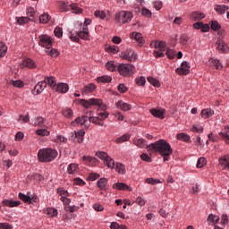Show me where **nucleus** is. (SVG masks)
Instances as JSON below:
<instances>
[{
  "label": "nucleus",
  "instance_id": "nucleus-1",
  "mask_svg": "<svg viewBox=\"0 0 229 229\" xmlns=\"http://www.w3.org/2000/svg\"><path fill=\"white\" fill-rule=\"evenodd\" d=\"M80 103L84 108H90V106H98V116H89L88 119L89 123H93V124H97L98 126H103V124H105L101 121L108 119V115H110V114L106 112V105L103 104V100H101V98H89V100L82 98L81 99Z\"/></svg>",
  "mask_w": 229,
  "mask_h": 229
},
{
  "label": "nucleus",
  "instance_id": "nucleus-2",
  "mask_svg": "<svg viewBox=\"0 0 229 229\" xmlns=\"http://www.w3.org/2000/svg\"><path fill=\"white\" fill-rule=\"evenodd\" d=\"M147 151L148 153H158L163 158V162H169L171 160V156L173 155V148L171 144L165 140H158L154 143H150L147 146Z\"/></svg>",
  "mask_w": 229,
  "mask_h": 229
},
{
  "label": "nucleus",
  "instance_id": "nucleus-3",
  "mask_svg": "<svg viewBox=\"0 0 229 229\" xmlns=\"http://www.w3.org/2000/svg\"><path fill=\"white\" fill-rule=\"evenodd\" d=\"M58 157V150L51 148H40L38 159L42 163L53 162Z\"/></svg>",
  "mask_w": 229,
  "mask_h": 229
},
{
  "label": "nucleus",
  "instance_id": "nucleus-4",
  "mask_svg": "<svg viewBox=\"0 0 229 229\" xmlns=\"http://www.w3.org/2000/svg\"><path fill=\"white\" fill-rule=\"evenodd\" d=\"M133 71H135V66L131 64H120L117 67V72L120 76H123L124 78L132 76Z\"/></svg>",
  "mask_w": 229,
  "mask_h": 229
},
{
  "label": "nucleus",
  "instance_id": "nucleus-5",
  "mask_svg": "<svg viewBox=\"0 0 229 229\" xmlns=\"http://www.w3.org/2000/svg\"><path fill=\"white\" fill-rule=\"evenodd\" d=\"M133 19V14L129 11H120L115 15L116 22L119 24H126V22H130Z\"/></svg>",
  "mask_w": 229,
  "mask_h": 229
},
{
  "label": "nucleus",
  "instance_id": "nucleus-6",
  "mask_svg": "<svg viewBox=\"0 0 229 229\" xmlns=\"http://www.w3.org/2000/svg\"><path fill=\"white\" fill-rule=\"evenodd\" d=\"M38 44L41 47H46V49H51V47H53V38H51V36L43 34L38 36Z\"/></svg>",
  "mask_w": 229,
  "mask_h": 229
},
{
  "label": "nucleus",
  "instance_id": "nucleus-7",
  "mask_svg": "<svg viewBox=\"0 0 229 229\" xmlns=\"http://www.w3.org/2000/svg\"><path fill=\"white\" fill-rule=\"evenodd\" d=\"M176 74L179 76H187L191 74V64L187 61H183L179 68L175 69Z\"/></svg>",
  "mask_w": 229,
  "mask_h": 229
},
{
  "label": "nucleus",
  "instance_id": "nucleus-8",
  "mask_svg": "<svg viewBox=\"0 0 229 229\" xmlns=\"http://www.w3.org/2000/svg\"><path fill=\"white\" fill-rule=\"evenodd\" d=\"M121 56L123 60H127V62H135L137 60V54L131 48H127L122 52Z\"/></svg>",
  "mask_w": 229,
  "mask_h": 229
},
{
  "label": "nucleus",
  "instance_id": "nucleus-9",
  "mask_svg": "<svg viewBox=\"0 0 229 229\" xmlns=\"http://www.w3.org/2000/svg\"><path fill=\"white\" fill-rule=\"evenodd\" d=\"M149 112L151 115H153V117H156L157 119H165V110L162 107L152 108L149 110Z\"/></svg>",
  "mask_w": 229,
  "mask_h": 229
},
{
  "label": "nucleus",
  "instance_id": "nucleus-10",
  "mask_svg": "<svg viewBox=\"0 0 229 229\" xmlns=\"http://www.w3.org/2000/svg\"><path fill=\"white\" fill-rule=\"evenodd\" d=\"M131 40H135L138 43L139 47H142L144 46V38H142V34L140 32L134 31L130 35Z\"/></svg>",
  "mask_w": 229,
  "mask_h": 229
},
{
  "label": "nucleus",
  "instance_id": "nucleus-11",
  "mask_svg": "<svg viewBox=\"0 0 229 229\" xmlns=\"http://www.w3.org/2000/svg\"><path fill=\"white\" fill-rule=\"evenodd\" d=\"M88 119H89V116L87 115L79 116L71 123V126H78L80 124L81 126H83L84 124L85 128H89V126H87L86 124Z\"/></svg>",
  "mask_w": 229,
  "mask_h": 229
},
{
  "label": "nucleus",
  "instance_id": "nucleus-12",
  "mask_svg": "<svg viewBox=\"0 0 229 229\" xmlns=\"http://www.w3.org/2000/svg\"><path fill=\"white\" fill-rule=\"evenodd\" d=\"M57 7L61 13H67L69 10H71V4H69V2L65 1H58Z\"/></svg>",
  "mask_w": 229,
  "mask_h": 229
},
{
  "label": "nucleus",
  "instance_id": "nucleus-13",
  "mask_svg": "<svg viewBox=\"0 0 229 229\" xmlns=\"http://www.w3.org/2000/svg\"><path fill=\"white\" fill-rule=\"evenodd\" d=\"M22 65L28 69H37V63H35L33 59L30 57H26L22 60Z\"/></svg>",
  "mask_w": 229,
  "mask_h": 229
},
{
  "label": "nucleus",
  "instance_id": "nucleus-14",
  "mask_svg": "<svg viewBox=\"0 0 229 229\" xmlns=\"http://www.w3.org/2000/svg\"><path fill=\"white\" fill-rule=\"evenodd\" d=\"M77 37L82 40H89L90 34L89 33V27H83L82 30L77 33Z\"/></svg>",
  "mask_w": 229,
  "mask_h": 229
},
{
  "label": "nucleus",
  "instance_id": "nucleus-15",
  "mask_svg": "<svg viewBox=\"0 0 229 229\" xmlns=\"http://www.w3.org/2000/svg\"><path fill=\"white\" fill-rule=\"evenodd\" d=\"M116 108H119L123 112H130V110H131V105L120 100L116 103Z\"/></svg>",
  "mask_w": 229,
  "mask_h": 229
},
{
  "label": "nucleus",
  "instance_id": "nucleus-16",
  "mask_svg": "<svg viewBox=\"0 0 229 229\" xmlns=\"http://www.w3.org/2000/svg\"><path fill=\"white\" fill-rule=\"evenodd\" d=\"M68 174H78L80 173V165L72 163L67 166Z\"/></svg>",
  "mask_w": 229,
  "mask_h": 229
},
{
  "label": "nucleus",
  "instance_id": "nucleus-17",
  "mask_svg": "<svg viewBox=\"0 0 229 229\" xmlns=\"http://www.w3.org/2000/svg\"><path fill=\"white\" fill-rule=\"evenodd\" d=\"M54 90L60 94H66V92H69V85L67 83H59L55 86Z\"/></svg>",
  "mask_w": 229,
  "mask_h": 229
},
{
  "label": "nucleus",
  "instance_id": "nucleus-18",
  "mask_svg": "<svg viewBox=\"0 0 229 229\" xmlns=\"http://www.w3.org/2000/svg\"><path fill=\"white\" fill-rule=\"evenodd\" d=\"M3 207H10V208H13V207H19L21 205L20 200H12V199H4L2 201Z\"/></svg>",
  "mask_w": 229,
  "mask_h": 229
},
{
  "label": "nucleus",
  "instance_id": "nucleus-19",
  "mask_svg": "<svg viewBox=\"0 0 229 229\" xmlns=\"http://www.w3.org/2000/svg\"><path fill=\"white\" fill-rule=\"evenodd\" d=\"M133 145L137 146L138 148H140L141 149H144V148H146V149H148V141L142 138L140 139H136L133 140Z\"/></svg>",
  "mask_w": 229,
  "mask_h": 229
},
{
  "label": "nucleus",
  "instance_id": "nucleus-20",
  "mask_svg": "<svg viewBox=\"0 0 229 229\" xmlns=\"http://www.w3.org/2000/svg\"><path fill=\"white\" fill-rule=\"evenodd\" d=\"M218 162L220 165H223L224 169H227L229 171V154L221 157L218 159Z\"/></svg>",
  "mask_w": 229,
  "mask_h": 229
},
{
  "label": "nucleus",
  "instance_id": "nucleus-21",
  "mask_svg": "<svg viewBox=\"0 0 229 229\" xmlns=\"http://www.w3.org/2000/svg\"><path fill=\"white\" fill-rule=\"evenodd\" d=\"M228 10H229V6L226 4H216L215 6V12H216V13H218L219 15H223L226 13Z\"/></svg>",
  "mask_w": 229,
  "mask_h": 229
},
{
  "label": "nucleus",
  "instance_id": "nucleus-22",
  "mask_svg": "<svg viewBox=\"0 0 229 229\" xmlns=\"http://www.w3.org/2000/svg\"><path fill=\"white\" fill-rule=\"evenodd\" d=\"M216 49L217 51H219V53H226V51H228V45L223 41V40H219L216 42Z\"/></svg>",
  "mask_w": 229,
  "mask_h": 229
},
{
  "label": "nucleus",
  "instance_id": "nucleus-23",
  "mask_svg": "<svg viewBox=\"0 0 229 229\" xmlns=\"http://www.w3.org/2000/svg\"><path fill=\"white\" fill-rule=\"evenodd\" d=\"M96 90V85L89 83L87 86H84L81 89L82 96L87 94H90V92H94Z\"/></svg>",
  "mask_w": 229,
  "mask_h": 229
},
{
  "label": "nucleus",
  "instance_id": "nucleus-24",
  "mask_svg": "<svg viewBox=\"0 0 229 229\" xmlns=\"http://www.w3.org/2000/svg\"><path fill=\"white\" fill-rule=\"evenodd\" d=\"M113 189H115L116 191H131L130 189V186H128L124 182H115L113 184Z\"/></svg>",
  "mask_w": 229,
  "mask_h": 229
},
{
  "label": "nucleus",
  "instance_id": "nucleus-25",
  "mask_svg": "<svg viewBox=\"0 0 229 229\" xmlns=\"http://www.w3.org/2000/svg\"><path fill=\"white\" fill-rule=\"evenodd\" d=\"M219 136L222 140L225 141V144H229V127L225 126L223 131L219 132Z\"/></svg>",
  "mask_w": 229,
  "mask_h": 229
},
{
  "label": "nucleus",
  "instance_id": "nucleus-26",
  "mask_svg": "<svg viewBox=\"0 0 229 229\" xmlns=\"http://www.w3.org/2000/svg\"><path fill=\"white\" fill-rule=\"evenodd\" d=\"M46 82L44 81H41L39 82H38V84L34 87V92H36V94H42V92H44V89H46Z\"/></svg>",
  "mask_w": 229,
  "mask_h": 229
},
{
  "label": "nucleus",
  "instance_id": "nucleus-27",
  "mask_svg": "<svg viewBox=\"0 0 229 229\" xmlns=\"http://www.w3.org/2000/svg\"><path fill=\"white\" fill-rule=\"evenodd\" d=\"M190 19L191 21H202V19H205V14L199 12H193L191 13Z\"/></svg>",
  "mask_w": 229,
  "mask_h": 229
},
{
  "label": "nucleus",
  "instance_id": "nucleus-28",
  "mask_svg": "<svg viewBox=\"0 0 229 229\" xmlns=\"http://www.w3.org/2000/svg\"><path fill=\"white\" fill-rule=\"evenodd\" d=\"M46 83V86L49 85L51 89H55L56 88V81L55 80V77H46L45 80L43 81Z\"/></svg>",
  "mask_w": 229,
  "mask_h": 229
},
{
  "label": "nucleus",
  "instance_id": "nucleus-29",
  "mask_svg": "<svg viewBox=\"0 0 229 229\" xmlns=\"http://www.w3.org/2000/svg\"><path fill=\"white\" fill-rule=\"evenodd\" d=\"M106 183H108V180L105 177H102L98 181L97 187H98L100 191H106Z\"/></svg>",
  "mask_w": 229,
  "mask_h": 229
},
{
  "label": "nucleus",
  "instance_id": "nucleus-30",
  "mask_svg": "<svg viewBox=\"0 0 229 229\" xmlns=\"http://www.w3.org/2000/svg\"><path fill=\"white\" fill-rule=\"evenodd\" d=\"M200 115L203 117V119H210V117L214 115V110L210 108L203 109L200 113Z\"/></svg>",
  "mask_w": 229,
  "mask_h": 229
},
{
  "label": "nucleus",
  "instance_id": "nucleus-31",
  "mask_svg": "<svg viewBox=\"0 0 229 229\" xmlns=\"http://www.w3.org/2000/svg\"><path fill=\"white\" fill-rule=\"evenodd\" d=\"M83 137H85V130L81 129L80 131H75L76 142H78L79 144H81V142H83Z\"/></svg>",
  "mask_w": 229,
  "mask_h": 229
},
{
  "label": "nucleus",
  "instance_id": "nucleus-32",
  "mask_svg": "<svg viewBox=\"0 0 229 229\" xmlns=\"http://www.w3.org/2000/svg\"><path fill=\"white\" fill-rule=\"evenodd\" d=\"M98 83H111L112 82V76L110 75H102L97 78Z\"/></svg>",
  "mask_w": 229,
  "mask_h": 229
},
{
  "label": "nucleus",
  "instance_id": "nucleus-33",
  "mask_svg": "<svg viewBox=\"0 0 229 229\" xmlns=\"http://www.w3.org/2000/svg\"><path fill=\"white\" fill-rule=\"evenodd\" d=\"M209 62L213 67H216L217 71H221L223 69V64H221V61L218 59L211 58L209 59Z\"/></svg>",
  "mask_w": 229,
  "mask_h": 229
},
{
  "label": "nucleus",
  "instance_id": "nucleus-34",
  "mask_svg": "<svg viewBox=\"0 0 229 229\" xmlns=\"http://www.w3.org/2000/svg\"><path fill=\"white\" fill-rule=\"evenodd\" d=\"M104 164L106 167H109V169H114V167H115V161L109 156H107V158L104 160Z\"/></svg>",
  "mask_w": 229,
  "mask_h": 229
},
{
  "label": "nucleus",
  "instance_id": "nucleus-35",
  "mask_svg": "<svg viewBox=\"0 0 229 229\" xmlns=\"http://www.w3.org/2000/svg\"><path fill=\"white\" fill-rule=\"evenodd\" d=\"M18 198H20V199L21 201H23L24 203H27L28 205H31V197H30L22 192H20L18 194Z\"/></svg>",
  "mask_w": 229,
  "mask_h": 229
},
{
  "label": "nucleus",
  "instance_id": "nucleus-36",
  "mask_svg": "<svg viewBox=\"0 0 229 229\" xmlns=\"http://www.w3.org/2000/svg\"><path fill=\"white\" fill-rule=\"evenodd\" d=\"M177 140H182V142H191V136L187 133L181 132L177 134Z\"/></svg>",
  "mask_w": 229,
  "mask_h": 229
},
{
  "label": "nucleus",
  "instance_id": "nucleus-37",
  "mask_svg": "<svg viewBox=\"0 0 229 229\" xmlns=\"http://www.w3.org/2000/svg\"><path fill=\"white\" fill-rule=\"evenodd\" d=\"M83 160L89 164V165H96L98 164V159L94 157H83Z\"/></svg>",
  "mask_w": 229,
  "mask_h": 229
},
{
  "label": "nucleus",
  "instance_id": "nucleus-38",
  "mask_svg": "<svg viewBox=\"0 0 229 229\" xmlns=\"http://www.w3.org/2000/svg\"><path fill=\"white\" fill-rule=\"evenodd\" d=\"M36 135H38L39 137H49L51 132L47 131V129H38L36 130Z\"/></svg>",
  "mask_w": 229,
  "mask_h": 229
},
{
  "label": "nucleus",
  "instance_id": "nucleus-39",
  "mask_svg": "<svg viewBox=\"0 0 229 229\" xmlns=\"http://www.w3.org/2000/svg\"><path fill=\"white\" fill-rule=\"evenodd\" d=\"M208 225H216V223H219V216L210 214L208 216Z\"/></svg>",
  "mask_w": 229,
  "mask_h": 229
},
{
  "label": "nucleus",
  "instance_id": "nucleus-40",
  "mask_svg": "<svg viewBox=\"0 0 229 229\" xmlns=\"http://www.w3.org/2000/svg\"><path fill=\"white\" fill-rule=\"evenodd\" d=\"M48 21H51V15H49V13H44L39 16V21L41 24H47Z\"/></svg>",
  "mask_w": 229,
  "mask_h": 229
},
{
  "label": "nucleus",
  "instance_id": "nucleus-41",
  "mask_svg": "<svg viewBox=\"0 0 229 229\" xmlns=\"http://www.w3.org/2000/svg\"><path fill=\"white\" fill-rule=\"evenodd\" d=\"M8 51V47L4 42H0V58H3L6 55Z\"/></svg>",
  "mask_w": 229,
  "mask_h": 229
},
{
  "label": "nucleus",
  "instance_id": "nucleus-42",
  "mask_svg": "<svg viewBox=\"0 0 229 229\" xmlns=\"http://www.w3.org/2000/svg\"><path fill=\"white\" fill-rule=\"evenodd\" d=\"M46 53L48 56H52L53 58H56V56L60 55V52L56 48L47 49Z\"/></svg>",
  "mask_w": 229,
  "mask_h": 229
},
{
  "label": "nucleus",
  "instance_id": "nucleus-43",
  "mask_svg": "<svg viewBox=\"0 0 229 229\" xmlns=\"http://www.w3.org/2000/svg\"><path fill=\"white\" fill-rule=\"evenodd\" d=\"M131 135L130 134H123V136L117 138L115 140L116 144H122V142H128V140H130L131 139Z\"/></svg>",
  "mask_w": 229,
  "mask_h": 229
},
{
  "label": "nucleus",
  "instance_id": "nucleus-44",
  "mask_svg": "<svg viewBox=\"0 0 229 229\" xmlns=\"http://www.w3.org/2000/svg\"><path fill=\"white\" fill-rule=\"evenodd\" d=\"M106 67L107 71L114 72L117 71V68L119 67V65H115V64H114V62L109 61L106 64Z\"/></svg>",
  "mask_w": 229,
  "mask_h": 229
},
{
  "label": "nucleus",
  "instance_id": "nucleus-45",
  "mask_svg": "<svg viewBox=\"0 0 229 229\" xmlns=\"http://www.w3.org/2000/svg\"><path fill=\"white\" fill-rule=\"evenodd\" d=\"M27 15V19H29V21H35V9L33 7H28Z\"/></svg>",
  "mask_w": 229,
  "mask_h": 229
},
{
  "label": "nucleus",
  "instance_id": "nucleus-46",
  "mask_svg": "<svg viewBox=\"0 0 229 229\" xmlns=\"http://www.w3.org/2000/svg\"><path fill=\"white\" fill-rule=\"evenodd\" d=\"M62 114H63L64 117H66V119H71V117H72V115H74V113L72 111L71 108L63 109Z\"/></svg>",
  "mask_w": 229,
  "mask_h": 229
},
{
  "label": "nucleus",
  "instance_id": "nucleus-47",
  "mask_svg": "<svg viewBox=\"0 0 229 229\" xmlns=\"http://www.w3.org/2000/svg\"><path fill=\"white\" fill-rule=\"evenodd\" d=\"M135 83L138 87H144L146 85V77L140 76L135 79Z\"/></svg>",
  "mask_w": 229,
  "mask_h": 229
},
{
  "label": "nucleus",
  "instance_id": "nucleus-48",
  "mask_svg": "<svg viewBox=\"0 0 229 229\" xmlns=\"http://www.w3.org/2000/svg\"><path fill=\"white\" fill-rule=\"evenodd\" d=\"M115 172L119 173V174H124L126 173V170L124 168V165H123L121 163H116Z\"/></svg>",
  "mask_w": 229,
  "mask_h": 229
},
{
  "label": "nucleus",
  "instance_id": "nucleus-49",
  "mask_svg": "<svg viewBox=\"0 0 229 229\" xmlns=\"http://www.w3.org/2000/svg\"><path fill=\"white\" fill-rule=\"evenodd\" d=\"M47 216H50V217H56V216H58V209L55 208H47Z\"/></svg>",
  "mask_w": 229,
  "mask_h": 229
},
{
  "label": "nucleus",
  "instance_id": "nucleus-50",
  "mask_svg": "<svg viewBox=\"0 0 229 229\" xmlns=\"http://www.w3.org/2000/svg\"><path fill=\"white\" fill-rule=\"evenodd\" d=\"M70 8L72 10L73 13H83V9L78 7V4H71Z\"/></svg>",
  "mask_w": 229,
  "mask_h": 229
},
{
  "label": "nucleus",
  "instance_id": "nucleus-51",
  "mask_svg": "<svg viewBox=\"0 0 229 229\" xmlns=\"http://www.w3.org/2000/svg\"><path fill=\"white\" fill-rule=\"evenodd\" d=\"M94 15L95 17H97V19H106V13H105L104 11L97 10L95 11Z\"/></svg>",
  "mask_w": 229,
  "mask_h": 229
},
{
  "label": "nucleus",
  "instance_id": "nucleus-52",
  "mask_svg": "<svg viewBox=\"0 0 229 229\" xmlns=\"http://www.w3.org/2000/svg\"><path fill=\"white\" fill-rule=\"evenodd\" d=\"M46 123V120L42 116H38L35 119L34 122V126H39L42 127L44 126V123Z\"/></svg>",
  "mask_w": 229,
  "mask_h": 229
},
{
  "label": "nucleus",
  "instance_id": "nucleus-53",
  "mask_svg": "<svg viewBox=\"0 0 229 229\" xmlns=\"http://www.w3.org/2000/svg\"><path fill=\"white\" fill-rule=\"evenodd\" d=\"M165 55L167 56V58H169V60H174V58L176 56V51L168 48L165 52Z\"/></svg>",
  "mask_w": 229,
  "mask_h": 229
},
{
  "label": "nucleus",
  "instance_id": "nucleus-54",
  "mask_svg": "<svg viewBox=\"0 0 229 229\" xmlns=\"http://www.w3.org/2000/svg\"><path fill=\"white\" fill-rule=\"evenodd\" d=\"M146 183H148L149 185H157L158 183H162V182L158 179H155V178H147L145 180Z\"/></svg>",
  "mask_w": 229,
  "mask_h": 229
},
{
  "label": "nucleus",
  "instance_id": "nucleus-55",
  "mask_svg": "<svg viewBox=\"0 0 229 229\" xmlns=\"http://www.w3.org/2000/svg\"><path fill=\"white\" fill-rule=\"evenodd\" d=\"M207 165V159L205 157H199L197 161L198 169H201V167H205Z\"/></svg>",
  "mask_w": 229,
  "mask_h": 229
},
{
  "label": "nucleus",
  "instance_id": "nucleus-56",
  "mask_svg": "<svg viewBox=\"0 0 229 229\" xmlns=\"http://www.w3.org/2000/svg\"><path fill=\"white\" fill-rule=\"evenodd\" d=\"M210 28L213 31H218V30H221V24L217 21H212Z\"/></svg>",
  "mask_w": 229,
  "mask_h": 229
},
{
  "label": "nucleus",
  "instance_id": "nucleus-57",
  "mask_svg": "<svg viewBox=\"0 0 229 229\" xmlns=\"http://www.w3.org/2000/svg\"><path fill=\"white\" fill-rule=\"evenodd\" d=\"M96 157H98V158H100L101 160L106 161L108 157V154L104 151H98L96 152Z\"/></svg>",
  "mask_w": 229,
  "mask_h": 229
},
{
  "label": "nucleus",
  "instance_id": "nucleus-58",
  "mask_svg": "<svg viewBox=\"0 0 229 229\" xmlns=\"http://www.w3.org/2000/svg\"><path fill=\"white\" fill-rule=\"evenodd\" d=\"M148 81H149V83L153 85V87H160V81L153 77H148Z\"/></svg>",
  "mask_w": 229,
  "mask_h": 229
},
{
  "label": "nucleus",
  "instance_id": "nucleus-59",
  "mask_svg": "<svg viewBox=\"0 0 229 229\" xmlns=\"http://www.w3.org/2000/svg\"><path fill=\"white\" fill-rule=\"evenodd\" d=\"M141 14L144 17H148V19L151 18L153 16V13L149 11V9L143 7L141 10Z\"/></svg>",
  "mask_w": 229,
  "mask_h": 229
},
{
  "label": "nucleus",
  "instance_id": "nucleus-60",
  "mask_svg": "<svg viewBox=\"0 0 229 229\" xmlns=\"http://www.w3.org/2000/svg\"><path fill=\"white\" fill-rule=\"evenodd\" d=\"M193 133H203V126L201 125H193L191 128Z\"/></svg>",
  "mask_w": 229,
  "mask_h": 229
},
{
  "label": "nucleus",
  "instance_id": "nucleus-61",
  "mask_svg": "<svg viewBox=\"0 0 229 229\" xmlns=\"http://www.w3.org/2000/svg\"><path fill=\"white\" fill-rule=\"evenodd\" d=\"M57 194H59V196L69 197V191H67V190H65L64 187H60L57 189Z\"/></svg>",
  "mask_w": 229,
  "mask_h": 229
},
{
  "label": "nucleus",
  "instance_id": "nucleus-62",
  "mask_svg": "<svg viewBox=\"0 0 229 229\" xmlns=\"http://www.w3.org/2000/svg\"><path fill=\"white\" fill-rule=\"evenodd\" d=\"M167 47V43L165 41H159L156 43V47H158L161 51H165V47Z\"/></svg>",
  "mask_w": 229,
  "mask_h": 229
},
{
  "label": "nucleus",
  "instance_id": "nucleus-63",
  "mask_svg": "<svg viewBox=\"0 0 229 229\" xmlns=\"http://www.w3.org/2000/svg\"><path fill=\"white\" fill-rule=\"evenodd\" d=\"M31 180H34L35 182H42L44 180V176L40 174H33L31 175Z\"/></svg>",
  "mask_w": 229,
  "mask_h": 229
},
{
  "label": "nucleus",
  "instance_id": "nucleus-64",
  "mask_svg": "<svg viewBox=\"0 0 229 229\" xmlns=\"http://www.w3.org/2000/svg\"><path fill=\"white\" fill-rule=\"evenodd\" d=\"M140 158L143 160V162H148V163L153 162V159L151 158V157H149V155H148L147 153L141 154Z\"/></svg>",
  "mask_w": 229,
  "mask_h": 229
}]
</instances>
